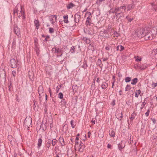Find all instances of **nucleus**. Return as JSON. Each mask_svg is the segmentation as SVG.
I'll return each mask as SVG.
<instances>
[{
	"instance_id": "45",
	"label": "nucleus",
	"mask_w": 157,
	"mask_h": 157,
	"mask_svg": "<svg viewBox=\"0 0 157 157\" xmlns=\"http://www.w3.org/2000/svg\"><path fill=\"white\" fill-rule=\"evenodd\" d=\"M138 67H139V68L141 69V70H143L144 69H145L146 68V67H144L143 66V65H139L138 66Z\"/></svg>"
},
{
	"instance_id": "49",
	"label": "nucleus",
	"mask_w": 157,
	"mask_h": 157,
	"mask_svg": "<svg viewBox=\"0 0 157 157\" xmlns=\"http://www.w3.org/2000/svg\"><path fill=\"white\" fill-rule=\"evenodd\" d=\"M150 110L149 109H148L147 111L145 113V115L147 117L149 116Z\"/></svg>"
},
{
	"instance_id": "44",
	"label": "nucleus",
	"mask_w": 157,
	"mask_h": 157,
	"mask_svg": "<svg viewBox=\"0 0 157 157\" xmlns=\"http://www.w3.org/2000/svg\"><path fill=\"white\" fill-rule=\"evenodd\" d=\"M75 48L74 46H72L71 47L70 51L71 53H73L75 52Z\"/></svg>"
},
{
	"instance_id": "34",
	"label": "nucleus",
	"mask_w": 157,
	"mask_h": 157,
	"mask_svg": "<svg viewBox=\"0 0 157 157\" xmlns=\"http://www.w3.org/2000/svg\"><path fill=\"white\" fill-rule=\"evenodd\" d=\"M125 81L126 82H129L131 80V78L129 77H126L125 78Z\"/></svg>"
},
{
	"instance_id": "39",
	"label": "nucleus",
	"mask_w": 157,
	"mask_h": 157,
	"mask_svg": "<svg viewBox=\"0 0 157 157\" xmlns=\"http://www.w3.org/2000/svg\"><path fill=\"white\" fill-rule=\"evenodd\" d=\"M63 94L61 92L59 93L58 95V97L59 98L61 99L63 98Z\"/></svg>"
},
{
	"instance_id": "8",
	"label": "nucleus",
	"mask_w": 157,
	"mask_h": 157,
	"mask_svg": "<svg viewBox=\"0 0 157 157\" xmlns=\"http://www.w3.org/2000/svg\"><path fill=\"white\" fill-rule=\"evenodd\" d=\"M10 62L11 64V67L12 68H15L17 67V62L14 59H11L10 60Z\"/></svg>"
},
{
	"instance_id": "19",
	"label": "nucleus",
	"mask_w": 157,
	"mask_h": 157,
	"mask_svg": "<svg viewBox=\"0 0 157 157\" xmlns=\"http://www.w3.org/2000/svg\"><path fill=\"white\" fill-rule=\"evenodd\" d=\"M109 13H115V15L116 14V7L114 9L113 8L111 9L109 11Z\"/></svg>"
},
{
	"instance_id": "46",
	"label": "nucleus",
	"mask_w": 157,
	"mask_h": 157,
	"mask_svg": "<svg viewBox=\"0 0 157 157\" xmlns=\"http://www.w3.org/2000/svg\"><path fill=\"white\" fill-rule=\"evenodd\" d=\"M73 123H74V121L73 120H71V121L70 123L71 125V127L73 128H74V127H75V126L73 124Z\"/></svg>"
},
{
	"instance_id": "51",
	"label": "nucleus",
	"mask_w": 157,
	"mask_h": 157,
	"mask_svg": "<svg viewBox=\"0 0 157 157\" xmlns=\"http://www.w3.org/2000/svg\"><path fill=\"white\" fill-rule=\"evenodd\" d=\"M12 75L14 77H15L16 75V72L15 71H13L12 72Z\"/></svg>"
},
{
	"instance_id": "1",
	"label": "nucleus",
	"mask_w": 157,
	"mask_h": 157,
	"mask_svg": "<svg viewBox=\"0 0 157 157\" xmlns=\"http://www.w3.org/2000/svg\"><path fill=\"white\" fill-rule=\"evenodd\" d=\"M139 31H141L142 32H140L142 36L144 37L145 40H151L155 38V35L150 33V28L147 27H142V28H139Z\"/></svg>"
},
{
	"instance_id": "22",
	"label": "nucleus",
	"mask_w": 157,
	"mask_h": 157,
	"mask_svg": "<svg viewBox=\"0 0 157 157\" xmlns=\"http://www.w3.org/2000/svg\"><path fill=\"white\" fill-rule=\"evenodd\" d=\"M91 13L90 12H87L86 14V15H89L88 17L87 18L86 20H91L92 16H91Z\"/></svg>"
},
{
	"instance_id": "57",
	"label": "nucleus",
	"mask_w": 157,
	"mask_h": 157,
	"mask_svg": "<svg viewBox=\"0 0 157 157\" xmlns=\"http://www.w3.org/2000/svg\"><path fill=\"white\" fill-rule=\"evenodd\" d=\"M56 50V52L58 53L59 54L61 52L60 49H59V48L57 49Z\"/></svg>"
},
{
	"instance_id": "36",
	"label": "nucleus",
	"mask_w": 157,
	"mask_h": 157,
	"mask_svg": "<svg viewBox=\"0 0 157 157\" xmlns=\"http://www.w3.org/2000/svg\"><path fill=\"white\" fill-rule=\"evenodd\" d=\"M51 140L50 141H48L46 143V147L49 148L51 145Z\"/></svg>"
},
{
	"instance_id": "21",
	"label": "nucleus",
	"mask_w": 157,
	"mask_h": 157,
	"mask_svg": "<svg viewBox=\"0 0 157 157\" xmlns=\"http://www.w3.org/2000/svg\"><path fill=\"white\" fill-rule=\"evenodd\" d=\"M42 142V140L41 138H40L39 139L37 144L38 147L39 149L40 148L41 146Z\"/></svg>"
},
{
	"instance_id": "58",
	"label": "nucleus",
	"mask_w": 157,
	"mask_h": 157,
	"mask_svg": "<svg viewBox=\"0 0 157 157\" xmlns=\"http://www.w3.org/2000/svg\"><path fill=\"white\" fill-rule=\"evenodd\" d=\"M135 96L136 98H138L139 95L137 94V93L136 91L135 92Z\"/></svg>"
},
{
	"instance_id": "17",
	"label": "nucleus",
	"mask_w": 157,
	"mask_h": 157,
	"mask_svg": "<svg viewBox=\"0 0 157 157\" xmlns=\"http://www.w3.org/2000/svg\"><path fill=\"white\" fill-rule=\"evenodd\" d=\"M25 13L24 11H23L22 9V8H21L20 12L19 13H17V16L18 17L20 18L21 16H22V14H24Z\"/></svg>"
},
{
	"instance_id": "40",
	"label": "nucleus",
	"mask_w": 157,
	"mask_h": 157,
	"mask_svg": "<svg viewBox=\"0 0 157 157\" xmlns=\"http://www.w3.org/2000/svg\"><path fill=\"white\" fill-rule=\"evenodd\" d=\"M61 103L62 105H66V102L65 101V99H63L61 101Z\"/></svg>"
},
{
	"instance_id": "43",
	"label": "nucleus",
	"mask_w": 157,
	"mask_h": 157,
	"mask_svg": "<svg viewBox=\"0 0 157 157\" xmlns=\"http://www.w3.org/2000/svg\"><path fill=\"white\" fill-rule=\"evenodd\" d=\"M126 18L127 19L128 21L129 22H131L133 20V18H130L128 16L126 17Z\"/></svg>"
},
{
	"instance_id": "26",
	"label": "nucleus",
	"mask_w": 157,
	"mask_h": 157,
	"mask_svg": "<svg viewBox=\"0 0 157 157\" xmlns=\"http://www.w3.org/2000/svg\"><path fill=\"white\" fill-rule=\"evenodd\" d=\"M97 64L99 65L100 67H102L103 64L101 63V61L100 59H98L97 62Z\"/></svg>"
},
{
	"instance_id": "25",
	"label": "nucleus",
	"mask_w": 157,
	"mask_h": 157,
	"mask_svg": "<svg viewBox=\"0 0 157 157\" xmlns=\"http://www.w3.org/2000/svg\"><path fill=\"white\" fill-rule=\"evenodd\" d=\"M134 90L133 88H132V89H131L128 92V94L130 95H132L134 93Z\"/></svg>"
},
{
	"instance_id": "27",
	"label": "nucleus",
	"mask_w": 157,
	"mask_h": 157,
	"mask_svg": "<svg viewBox=\"0 0 157 157\" xmlns=\"http://www.w3.org/2000/svg\"><path fill=\"white\" fill-rule=\"evenodd\" d=\"M152 53L155 55V57H157V49H153L152 52Z\"/></svg>"
},
{
	"instance_id": "55",
	"label": "nucleus",
	"mask_w": 157,
	"mask_h": 157,
	"mask_svg": "<svg viewBox=\"0 0 157 157\" xmlns=\"http://www.w3.org/2000/svg\"><path fill=\"white\" fill-rule=\"evenodd\" d=\"M113 33L115 36H118V34L116 31L114 32Z\"/></svg>"
},
{
	"instance_id": "54",
	"label": "nucleus",
	"mask_w": 157,
	"mask_h": 157,
	"mask_svg": "<svg viewBox=\"0 0 157 157\" xmlns=\"http://www.w3.org/2000/svg\"><path fill=\"white\" fill-rule=\"evenodd\" d=\"M50 21L52 24H53L55 22V21H54V20L52 18L50 20Z\"/></svg>"
},
{
	"instance_id": "59",
	"label": "nucleus",
	"mask_w": 157,
	"mask_h": 157,
	"mask_svg": "<svg viewBox=\"0 0 157 157\" xmlns=\"http://www.w3.org/2000/svg\"><path fill=\"white\" fill-rule=\"evenodd\" d=\"M49 92L50 94V96L51 97L52 96V92L50 88H49Z\"/></svg>"
},
{
	"instance_id": "47",
	"label": "nucleus",
	"mask_w": 157,
	"mask_h": 157,
	"mask_svg": "<svg viewBox=\"0 0 157 157\" xmlns=\"http://www.w3.org/2000/svg\"><path fill=\"white\" fill-rule=\"evenodd\" d=\"M57 48H52V51L53 53H56L57 51Z\"/></svg>"
},
{
	"instance_id": "13",
	"label": "nucleus",
	"mask_w": 157,
	"mask_h": 157,
	"mask_svg": "<svg viewBox=\"0 0 157 157\" xmlns=\"http://www.w3.org/2000/svg\"><path fill=\"white\" fill-rule=\"evenodd\" d=\"M6 77L5 71L4 70H2V71H0V78H5Z\"/></svg>"
},
{
	"instance_id": "6",
	"label": "nucleus",
	"mask_w": 157,
	"mask_h": 157,
	"mask_svg": "<svg viewBox=\"0 0 157 157\" xmlns=\"http://www.w3.org/2000/svg\"><path fill=\"white\" fill-rule=\"evenodd\" d=\"M14 32L17 36H20V29L16 24L14 25Z\"/></svg>"
},
{
	"instance_id": "4",
	"label": "nucleus",
	"mask_w": 157,
	"mask_h": 157,
	"mask_svg": "<svg viewBox=\"0 0 157 157\" xmlns=\"http://www.w3.org/2000/svg\"><path fill=\"white\" fill-rule=\"evenodd\" d=\"M116 117L119 120H121L122 118V112L120 109H118L116 112Z\"/></svg>"
},
{
	"instance_id": "15",
	"label": "nucleus",
	"mask_w": 157,
	"mask_h": 157,
	"mask_svg": "<svg viewBox=\"0 0 157 157\" xmlns=\"http://www.w3.org/2000/svg\"><path fill=\"white\" fill-rule=\"evenodd\" d=\"M34 22L35 25L36 26V29H38L39 28V26L40 25L39 21L38 20H35Z\"/></svg>"
},
{
	"instance_id": "14",
	"label": "nucleus",
	"mask_w": 157,
	"mask_h": 157,
	"mask_svg": "<svg viewBox=\"0 0 157 157\" xmlns=\"http://www.w3.org/2000/svg\"><path fill=\"white\" fill-rule=\"evenodd\" d=\"M85 146L84 144L81 145V144H80L79 146V151L80 152H82L84 149Z\"/></svg>"
},
{
	"instance_id": "37",
	"label": "nucleus",
	"mask_w": 157,
	"mask_h": 157,
	"mask_svg": "<svg viewBox=\"0 0 157 157\" xmlns=\"http://www.w3.org/2000/svg\"><path fill=\"white\" fill-rule=\"evenodd\" d=\"M135 116V113H133L132 114L131 116V117L130 118V120L131 121H132L133 119L134 118Z\"/></svg>"
},
{
	"instance_id": "28",
	"label": "nucleus",
	"mask_w": 157,
	"mask_h": 157,
	"mask_svg": "<svg viewBox=\"0 0 157 157\" xmlns=\"http://www.w3.org/2000/svg\"><path fill=\"white\" fill-rule=\"evenodd\" d=\"M8 90L10 92L11 91L13 90V87L12 85V83L11 82H10V85L8 87Z\"/></svg>"
},
{
	"instance_id": "50",
	"label": "nucleus",
	"mask_w": 157,
	"mask_h": 157,
	"mask_svg": "<svg viewBox=\"0 0 157 157\" xmlns=\"http://www.w3.org/2000/svg\"><path fill=\"white\" fill-rule=\"evenodd\" d=\"M8 139L10 141H12V139H13V138L12 137V136H9L8 137Z\"/></svg>"
},
{
	"instance_id": "24",
	"label": "nucleus",
	"mask_w": 157,
	"mask_h": 157,
	"mask_svg": "<svg viewBox=\"0 0 157 157\" xmlns=\"http://www.w3.org/2000/svg\"><path fill=\"white\" fill-rule=\"evenodd\" d=\"M75 5L72 3H70L69 4L67 5V7L68 9H70L72 8Z\"/></svg>"
},
{
	"instance_id": "5",
	"label": "nucleus",
	"mask_w": 157,
	"mask_h": 157,
	"mask_svg": "<svg viewBox=\"0 0 157 157\" xmlns=\"http://www.w3.org/2000/svg\"><path fill=\"white\" fill-rule=\"evenodd\" d=\"M116 16L117 21L118 22L121 21L124 17V13H117Z\"/></svg>"
},
{
	"instance_id": "60",
	"label": "nucleus",
	"mask_w": 157,
	"mask_h": 157,
	"mask_svg": "<svg viewBox=\"0 0 157 157\" xmlns=\"http://www.w3.org/2000/svg\"><path fill=\"white\" fill-rule=\"evenodd\" d=\"M151 120L153 121V122L154 123V124H155V123L156 121H155V119H154V118L152 119V118L151 119Z\"/></svg>"
},
{
	"instance_id": "56",
	"label": "nucleus",
	"mask_w": 157,
	"mask_h": 157,
	"mask_svg": "<svg viewBox=\"0 0 157 157\" xmlns=\"http://www.w3.org/2000/svg\"><path fill=\"white\" fill-rule=\"evenodd\" d=\"M78 142L77 141H76L75 143V147H76V145H78Z\"/></svg>"
},
{
	"instance_id": "9",
	"label": "nucleus",
	"mask_w": 157,
	"mask_h": 157,
	"mask_svg": "<svg viewBox=\"0 0 157 157\" xmlns=\"http://www.w3.org/2000/svg\"><path fill=\"white\" fill-rule=\"evenodd\" d=\"M125 146V142L124 141H121V143L118 145V148L119 150L121 151L122 149L124 148Z\"/></svg>"
},
{
	"instance_id": "10",
	"label": "nucleus",
	"mask_w": 157,
	"mask_h": 157,
	"mask_svg": "<svg viewBox=\"0 0 157 157\" xmlns=\"http://www.w3.org/2000/svg\"><path fill=\"white\" fill-rule=\"evenodd\" d=\"M18 8H19V10H20L21 8H22L21 6L19 4H18L16 6L15 9L13 10V13L14 14H15V13H18V12L19 11V10L18 9Z\"/></svg>"
},
{
	"instance_id": "48",
	"label": "nucleus",
	"mask_w": 157,
	"mask_h": 157,
	"mask_svg": "<svg viewBox=\"0 0 157 157\" xmlns=\"http://www.w3.org/2000/svg\"><path fill=\"white\" fill-rule=\"evenodd\" d=\"M106 30H108V32H109L110 31H112V29H111V27L110 26H109Z\"/></svg>"
},
{
	"instance_id": "2",
	"label": "nucleus",
	"mask_w": 157,
	"mask_h": 157,
	"mask_svg": "<svg viewBox=\"0 0 157 157\" xmlns=\"http://www.w3.org/2000/svg\"><path fill=\"white\" fill-rule=\"evenodd\" d=\"M142 32L141 31H139V28H138L135 31H133L132 33V37L133 38H136V37L139 38H142L144 37L143 35L142 36L140 32Z\"/></svg>"
},
{
	"instance_id": "30",
	"label": "nucleus",
	"mask_w": 157,
	"mask_h": 157,
	"mask_svg": "<svg viewBox=\"0 0 157 157\" xmlns=\"http://www.w3.org/2000/svg\"><path fill=\"white\" fill-rule=\"evenodd\" d=\"M133 8V4L128 5L127 6L128 10H129Z\"/></svg>"
},
{
	"instance_id": "53",
	"label": "nucleus",
	"mask_w": 157,
	"mask_h": 157,
	"mask_svg": "<svg viewBox=\"0 0 157 157\" xmlns=\"http://www.w3.org/2000/svg\"><path fill=\"white\" fill-rule=\"evenodd\" d=\"M120 51H122L124 49V47L121 45H120Z\"/></svg>"
},
{
	"instance_id": "62",
	"label": "nucleus",
	"mask_w": 157,
	"mask_h": 157,
	"mask_svg": "<svg viewBox=\"0 0 157 157\" xmlns=\"http://www.w3.org/2000/svg\"><path fill=\"white\" fill-rule=\"evenodd\" d=\"M95 86V83H92V85H91V87L92 88L94 87V88Z\"/></svg>"
},
{
	"instance_id": "63",
	"label": "nucleus",
	"mask_w": 157,
	"mask_h": 157,
	"mask_svg": "<svg viewBox=\"0 0 157 157\" xmlns=\"http://www.w3.org/2000/svg\"><path fill=\"white\" fill-rule=\"evenodd\" d=\"M52 16L53 17H55L56 20L57 17V16L56 15H52Z\"/></svg>"
},
{
	"instance_id": "7",
	"label": "nucleus",
	"mask_w": 157,
	"mask_h": 157,
	"mask_svg": "<svg viewBox=\"0 0 157 157\" xmlns=\"http://www.w3.org/2000/svg\"><path fill=\"white\" fill-rule=\"evenodd\" d=\"M80 13L79 12H78L76 13L75 15L74 20L75 23H78L81 18Z\"/></svg>"
},
{
	"instance_id": "32",
	"label": "nucleus",
	"mask_w": 157,
	"mask_h": 157,
	"mask_svg": "<svg viewBox=\"0 0 157 157\" xmlns=\"http://www.w3.org/2000/svg\"><path fill=\"white\" fill-rule=\"evenodd\" d=\"M92 24L90 20H86V26L90 25Z\"/></svg>"
},
{
	"instance_id": "52",
	"label": "nucleus",
	"mask_w": 157,
	"mask_h": 157,
	"mask_svg": "<svg viewBox=\"0 0 157 157\" xmlns=\"http://www.w3.org/2000/svg\"><path fill=\"white\" fill-rule=\"evenodd\" d=\"M146 104V102H145L144 101L143 102L141 105L142 108H141V109L143 108L144 107V106H145V105Z\"/></svg>"
},
{
	"instance_id": "33",
	"label": "nucleus",
	"mask_w": 157,
	"mask_h": 157,
	"mask_svg": "<svg viewBox=\"0 0 157 157\" xmlns=\"http://www.w3.org/2000/svg\"><path fill=\"white\" fill-rule=\"evenodd\" d=\"M109 135L111 136L114 137L115 135L114 132L113 130H112L109 132Z\"/></svg>"
},
{
	"instance_id": "16",
	"label": "nucleus",
	"mask_w": 157,
	"mask_h": 157,
	"mask_svg": "<svg viewBox=\"0 0 157 157\" xmlns=\"http://www.w3.org/2000/svg\"><path fill=\"white\" fill-rule=\"evenodd\" d=\"M59 140L62 146H64L65 145V143L63 137H60L59 139Z\"/></svg>"
},
{
	"instance_id": "12",
	"label": "nucleus",
	"mask_w": 157,
	"mask_h": 157,
	"mask_svg": "<svg viewBox=\"0 0 157 157\" xmlns=\"http://www.w3.org/2000/svg\"><path fill=\"white\" fill-rule=\"evenodd\" d=\"M44 90L43 89V87L42 86H40L38 87V92L40 96V94L43 93Z\"/></svg>"
},
{
	"instance_id": "35",
	"label": "nucleus",
	"mask_w": 157,
	"mask_h": 157,
	"mask_svg": "<svg viewBox=\"0 0 157 157\" xmlns=\"http://www.w3.org/2000/svg\"><path fill=\"white\" fill-rule=\"evenodd\" d=\"M57 141V140L55 139L52 140V145L53 146H54L56 143Z\"/></svg>"
},
{
	"instance_id": "23",
	"label": "nucleus",
	"mask_w": 157,
	"mask_h": 157,
	"mask_svg": "<svg viewBox=\"0 0 157 157\" xmlns=\"http://www.w3.org/2000/svg\"><path fill=\"white\" fill-rule=\"evenodd\" d=\"M138 79L137 78H135L133 79L132 82H131V84L132 85L136 84L137 82Z\"/></svg>"
},
{
	"instance_id": "64",
	"label": "nucleus",
	"mask_w": 157,
	"mask_h": 157,
	"mask_svg": "<svg viewBox=\"0 0 157 157\" xmlns=\"http://www.w3.org/2000/svg\"><path fill=\"white\" fill-rule=\"evenodd\" d=\"M136 91H137V92L138 94H140V93H141V91L140 90H136Z\"/></svg>"
},
{
	"instance_id": "18",
	"label": "nucleus",
	"mask_w": 157,
	"mask_h": 157,
	"mask_svg": "<svg viewBox=\"0 0 157 157\" xmlns=\"http://www.w3.org/2000/svg\"><path fill=\"white\" fill-rule=\"evenodd\" d=\"M108 86V83L105 82H104L102 83L101 85V88L102 89H106L107 88Z\"/></svg>"
},
{
	"instance_id": "31",
	"label": "nucleus",
	"mask_w": 157,
	"mask_h": 157,
	"mask_svg": "<svg viewBox=\"0 0 157 157\" xmlns=\"http://www.w3.org/2000/svg\"><path fill=\"white\" fill-rule=\"evenodd\" d=\"M132 88L130 87V86L129 85H127L125 87V91H127L131 89Z\"/></svg>"
},
{
	"instance_id": "41",
	"label": "nucleus",
	"mask_w": 157,
	"mask_h": 157,
	"mask_svg": "<svg viewBox=\"0 0 157 157\" xmlns=\"http://www.w3.org/2000/svg\"><path fill=\"white\" fill-rule=\"evenodd\" d=\"M49 32L50 33H52L54 32V29L52 28H49Z\"/></svg>"
},
{
	"instance_id": "11",
	"label": "nucleus",
	"mask_w": 157,
	"mask_h": 157,
	"mask_svg": "<svg viewBox=\"0 0 157 157\" xmlns=\"http://www.w3.org/2000/svg\"><path fill=\"white\" fill-rule=\"evenodd\" d=\"M28 75L29 79L31 80H33L34 79V75L32 71H29L28 72Z\"/></svg>"
},
{
	"instance_id": "3",
	"label": "nucleus",
	"mask_w": 157,
	"mask_h": 157,
	"mask_svg": "<svg viewBox=\"0 0 157 157\" xmlns=\"http://www.w3.org/2000/svg\"><path fill=\"white\" fill-rule=\"evenodd\" d=\"M126 6H124L119 7H116L117 13H124L126 10Z\"/></svg>"
},
{
	"instance_id": "61",
	"label": "nucleus",
	"mask_w": 157,
	"mask_h": 157,
	"mask_svg": "<svg viewBox=\"0 0 157 157\" xmlns=\"http://www.w3.org/2000/svg\"><path fill=\"white\" fill-rule=\"evenodd\" d=\"M91 134V133L90 132H89L88 133V137L89 138H90V137Z\"/></svg>"
},
{
	"instance_id": "20",
	"label": "nucleus",
	"mask_w": 157,
	"mask_h": 157,
	"mask_svg": "<svg viewBox=\"0 0 157 157\" xmlns=\"http://www.w3.org/2000/svg\"><path fill=\"white\" fill-rule=\"evenodd\" d=\"M64 20L63 21L64 23H68L69 21L68 20V16L67 15H65L63 16Z\"/></svg>"
},
{
	"instance_id": "42",
	"label": "nucleus",
	"mask_w": 157,
	"mask_h": 157,
	"mask_svg": "<svg viewBox=\"0 0 157 157\" xmlns=\"http://www.w3.org/2000/svg\"><path fill=\"white\" fill-rule=\"evenodd\" d=\"M105 0H98L96 2V4H97L100 5L101 4V2L103 1H104Z\"/></svg>"
},
{
	"instance_id": "38",
	"label": "nucleus",
	"mask_w": 157,
	"mask_h": 157,
	"mask_svg": "<svg viewBox=\"0 0 157 157\" xmlns=\"http://www.w3.org/2000/svg\"><path fill=\"white\" fill-rule=\"evenodd\" d=\"M135 58H136V61L137 62L140 61L141 59V58L139 57L138 56L137 57H136Z\"/></svg>"
},
{
	"instance_id": "29",
	"label": "nucleus",
	"mask_w": 157,
	"mask_h": 157,
	"mask_svg": "<svg viewBox=\"0 0 157 157\" xmlns=\"http://www.w3.org/2000/svg\"><path fill=\"white\" fill-rule=\"evenodd\" d=\"M108 30H105L103 32V36H104V37H105L106 36V34H108ZM106 37H109V36H106Z\"/></svg>"
}]
</instances>
